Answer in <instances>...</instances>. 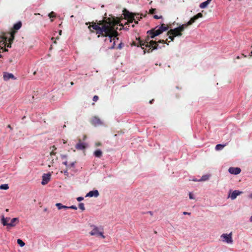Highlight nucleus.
<instances>
[{"label": "nucleus", "instance_id": "obj_1", "mask_svg": "<svg viewBox=\"0 0 252 252\" xmlns=\"http://www.w3.org/2000/svg\"><path fill=\"white\" fill-rule=\"evenodd\" d=\"M92 24V25H89L88 27L90 32L93 33L95 31L96 34H98V37L100 36L106 37L105 41L109 40L111 42L113 41V46L111 48H114L116 40L119 39L117 37L118 33L114 29V22L108 18L107 20L103 19L96 21L95 22H93Z\"/></svg>", "mask_w": 252, "mask_h": 252}, {"label": "nucleus", "instance_id": "obj_2", "mask_svg": "<svg viewBox=\"0 0 252 252\" xmlns=\"http://www.w3.org/2000/svg\"><path fill=\"white\" fill-rule=\"evenodd\" d=\"M136 39L138 40V42L136 44L134 43L135 45H136L137 47H141L143 49H144V48L143 47L144 46H145L146 47L149 48L147 50L145 49L144 50V54L146 53V52H152L154 50L157 49L158 48V44H157V41L154 40H151L149 41L150 37H149L148 35L144 41L141 40L139 38H136Z\"/></svg>", "mask_w": 252, "mask_h": 252}, {"label": "nucleus", "instance_id": "obj_3", "mask_svg": "<svg viewBox=\"0 0 252 252\" xmlns=\"http://www.w3.org/2000/svg\"><path fill=\"white\" fill-rule=\"evenodd\" d=\"M123 12L125 18L128 20L127 24L132 23L133 22H134L135 24H138V21L142 19L141 15L138 13H131L126 9H124Z\"/></svg>", "mask_w": 252, "mask_h": 252}, {"label": "nucleus", "instance_id": "obj_4", "mask_svg": "<svg viewBox=\"0 0 252 252\" xmlns=\"http://www.w3.org/2000/svg\"><path fill=\"white\" fill-rule=\"evenodd\" d=\"M92 230L90 232V234L91 236H95L96 237L101 236L102 238H105V236L103 235V231L102 228H99L95 225H91Z\"/></svg>", "mask_w": 252, "mask_h": 252}, {"label": "nucleus", "instance_id": "obj_5", "mask_svg": "<svg viewBox=\"0 0 252 252\" xmlns=\"http://www.w3.org/2000/svg\"><path fill=\"white\" fill-rule=\"evenodd\" d=\"M22 27V22L21 21L18 22L17 23L13 25L12 29H11V32H10V40H14L15 38V34Z\"/></svg>", "mask_w": 252, "mask_h": 252}, {"label": "nucleus", "instance_id": "obj_6", "mask_svg": "<svg viewBox=\"0 0 252 252\" xmlns=\"http://www.w3.org/2000/svg\"><path fill=\"white\" fill-rule=\"evenodd\" d=\"M232 232H231L229 234H222L220 236V238L221 240L223 242H225L227 244H232L233 239H232Z\"/></svg>", "mask_w": 252, "mask_h": 252}, {"label": "nucleus", "instance_id": "obj_7", "mask_svg": "<svg viewBox=\"0 0 252 252\" xmlns=\"http://www.w3.org/2000/svg\"><path fill=\"white\" fill-rule=\"evenodd\" d=\"M5 220L6 219H4V217H3L1 219V223L4 226H7V229H9L10 227L14 226L15 225L14 223L18 221V219L16 218H13L12 219H10L9 222H6L5 221Z\"/></svg>", "mask_w": 252, "mask_h": 252}, {"label": "nucleus", "instance_id": "obj_8", "mask_svg": "<svg viewBox=\"0 0 252 252\" xmlns=\"http://www.w3.org/2000/svg\"><path fill=\"white\" fill-rule=\"evenodd\" d=\"M183 31L180 29L179 27L175 28L174 29H171L169 31H168L167 34V35H173L176 36H180L182 35Z\"/></svg>", "mask_w": 252, "mask_h": 252}, {"label": "nucleus", "instance_id": "obj_9", "mask_svg": "<svg viewBox=\"0 0 252 252\" xmlns=\"http://www.w3.org/2000/svg\"><path fill=\"white\" fill-rule=\"evenodd\" d=\"M51 174L48 173L47 174H44L42 176V181L41 182L42 185H45L48 183L50 181Z\"/></svg>", "mask_w": 252, "mask_h": 252}, {"label": "nucleus", "instance_id": "obj_10", "mask_svg": "<svg viewBox=\"0 0 252 252\" xmlns=\"http://www.w3.org/2000/svg\"><path fill=\"white\" fill-rule=\"evenodd\" d=\"M87 144L86 143L81 142V140H79V142L75 145V148L78 150H83L86 148Z\"/></svg>", "mask_w": 252, "mask_h": 252}, {"label": "nucleus", "instance_id": "obj_11", "mask_svg": "<svg viewBox=\"0 0 252 252\" xmlns=\"http://www.w3.org/2000/svg\"><path fill=\"white\" fill-rule=\"evenodd\" d=\"M55 154L56 153L53 151V150L50 153V157L49 158V160H51V161H50L48 164L49 167L53 166L54 161L57 160V157H56Z\"/></svg>", "mask_w": 252, "mask_h": 252}, {"label": "nucleus", "instance_id": "obj_12", "mask_svg": "<svg viewBox=\"0 0 252 252\" xmlns=\"http://www.w3.org/2000/svg\"><path fill=\"white\" fill-rule=\"evenodd\" d=\"M228 171L231 174L237 175L241 172V169L239 167H231L229 168Z\"/></svg>", "mask_w": 252, "mask_h": 252}, {"label": "nucleus", "instance_id": "obj_13", "mask_svg": "<svg viewBox=\"0 0 252 252\" xmlns=\"http://www.w3.org/2000/svg\"><path fill=\"white\" fill-rule=\"evenodd\" d=\"M91 124L94 126H97L102 124V122L100 119L97 117H94L91 120Z\"/></svg>", "mask_w": 252, "mask_h": 252}, {"label": "nucleus", "instance_id": "obj_14", "mask_svg": "<svg viewBox=\"0 0 252 252\" xmlns=\"http://www.w3.org/2000/svg\"><path fill=\"white\" fill-rule=\"evenodd\" d=\"M242 193V191L238 190H235L231 193V194H229V196L231 198L232 200H234L235 199H236L237 196L241 194Z\"/></svg>", "mask_w": 252, "mask_h": 252}, {"label": "nucleus", "instance_id": "obj_15", "mask_svg": "<svg viewBox=\"0 0 252 252\" xmlns=\"http://www.w3.org/2000/svg\"><path fill=\"white\" fill-rule=\"evenodd\" d=\"M10 79H15V78L12 73L4 72L3 74V79L5 81H7Z\"/></svg>", "mask_w": 252, "mask_h": 252}, {"label": "nucleus", "instance_id": "obj_16", "mask_svg": "<svg viewBox=\"0 0 252 252\" xmlns=\"http://www.w3.org/2000/svg\"><path fill=\"white\" fill-rule=\"evenodd\" d=\"M98 195H99V192H98V190H95L90 191L89 193H88L86 196L97 197Z\"/></svg>", "mask_w": 252, "mask_h": 252}, {"label": "nucleus", "instance_id": "obj_17", "mask_svg": "<svg viewBox=\"0 0 252 252\" xmlns=\"http://www.w3.org/2000/svg\"><path fill=\"white\" fill-rule=\"evenodd\" d=\"M193 23V22H191V19L187 23L185 24H183L182 25L179 26V27L180 29L183 32L185 28H186L188 26L192 25Z\"/></svg>", "mask_w": 252, "mask_h": 252}, {"label": "nucleus", "instance_id": "obj_18", "mask_svg": "<svg viewBox=\"0 0 252 252\" xmlns=\"http://www.w3.org/2000/svg\"><path fill=\"white\" fill-rule=\"evenodd\" d=\"M203 17V15L201 13H198L196 15L194 16L192 18H191V22L194 23L196 20H197L199 18H202Z\"/></svg>", "mask_w": 252, "mask_h": 252}, {"label": "nucleus", "instance_id": "obj_19", "mask_svg": "<svg viewBox=\"0 0 252 252\" xmlns=\"http://www.w3.org/2000/svg\"><path fill=\"white\" fill-rule=\"evenodd\" d=\"M212 0H207L206 1L202 2L200 5L199 7L201 8H205L211 2Z\"/></svg>", "mask_w": 252, "mask_h": 252}, {"label": "nucleus", "instance_id": "obj_20", "mask_svg": "<svg viewBox=\"0 0 252 252\" xmlns=\"http://www.w3.org/2000/svg\"><path fill=\"white\" fill-rule=\"evenodd\" d=\"M158 29L162 33L163 32L166 31L168 30V27L165 25L164 24H162L161 26L159 27Z\"/></svg>", "mask_w": 252, "mask_h": 252}, {"label": "nucleus", "instance_id": "obj_21", "mask_svg": "<svg viewBox=\"0 0 252 252\" xmlns=\"http://www.w3.org/2000/svg\"><path fill=\"white\" fill-rule=\"evenodd\" d=\"M153 31L154 30L151 29V30L148 31L147 32V35L151 38H154L155 37H156V35H155V33Z\"/></svg>", "mask_w": 252, "mask_h": 252}, {"label": "nucleus", "instance_id": "obj_22", "mask_svg": "<svg viewBox=\"0 0 252 252\" xmlns=\"http://www.w3.org/2000/svg\"><path fill=\"white\" fill-rule=\"evenodd\" d=\"M94 155L95 157L100 158L102 155V152L99 149L97 150L94 152Z\"/></svg>", "mask_w": 252, "mask_h": 252}, {"label": "nucleus", "instance_id": "obj_23", "mask_svg": "<svg viewBox=\"0 0 252 252\" xmlns=\"http://www.w3.org/2000/svg\"><path fill=\"white\" fill-rule=\"evenodd\" d=\"M56 206L58 207L59 210H61L62 209H68V207L65 205H63L62 204L60 203H57L56 204Z\"/></svg>", "mask_w": 252, "mask_h": 252}, {"label": "nucleus", "instance_id": "obj_24", "mask_svg": "<svg viewBox=\"0 0 252 252\" xmlns=\"http://www.w3.org/2000/svg\"><path fill=\"white\" fill-rule=\"evenodd\" d=\"M66 156H65V155L62 156V159L63 160H64V161H63V164L65 165L66 166V168H67V166H68V164L67 161L66 160Z\"/></svg>", "mask_w": 252, "mask_h": 252}, {"label": "nucleus", "instance_id": "obj_25", "mask_svg": "<svg viewBox=\"0 0 252 252\" xmlns=\"http://www.w3.org/2000/svg\"><path fill=\"white\" fill-rule=\"evenodd\" d=\"M157 27H156V28H154V29H152V30H154V32L155 33V35H156V36H158V35H159V34H160L161 33H162V32H161V31L159 30V29L158 28V29L156 30V28Z\"/></svg>", "mask_w": 252, "mask_h": 252}, {"label": "nucleus", "instance_id": "obj_26", "mask_svg": "<svg viewBox=\"0 0 252 252\" xmlns=\"http://www.w3.org/2000/svg\"><path fill=\"white\" fill-rule=\"evenodd\" d=\"M209 178V175H203L200 179L198 180V181H204L207 180Z\"/></svg>", "mask_w": 252, "mask_h": 252}, {"label": "nucleus", "instance_id": "obj_27", "mask_svg": "<svg viewBox=\"0 0 252 252\" xmlns=\"http://www.w3.org/2000/svg\"><path fill=\"white\" fill-rule=\"evenodd\" d=\"M9 186L8 184H3L0 186V189H4L6 190L8 189Z\"/></svg>", "mask_w": 252, "mask_h": 252}, {"label": "nucleus", "instance_id": "obj_28", "mask_svg": "<svg viewBox=\"0 0 252 252\" xmlns=\"http://www.w3.org/2000/svg\"><path fill=\"white\" fill-rule=\"evenodd\" d=\"M225 146V145H221V144H218L216 146V150H221Z\"/></svg>", "mask_w": 252, "mask_h": 252}, {"label": "nucleus", "instance_id": "obj_29", "mask_svg": "<svg viewBox=\"0 0 252 252\" xmlns=\"http://www.w3.org/2000/svg\"><path fill=\"white\" fill-rule=\"evenodd\" d=\"M17 243L21 246L23 247L25 245V243L21 239L17 240Z\"/></svg>", "mask_w": 252, "mask_h": 252}, {"label": "nucleus", "instance_id": "obj_30", "mask_svg": "<svg viewBox=\"0 0 252 252\" xmlns=\"http://www.w3.org/2000/svg\"><path fill=\"white\" fill-rule=\"evenodd\" d=\"M79 208L82 210H85L84 204L83 203H80L79 204Z\"/></svg>", "mask_w": 252, "mask_h": 252}, {"label": "nucleus", "instance_id": "obj_31", "mask_svg": "<svg viewBox=\"0 0 252 252\" xmlns=\"http://www.w3.org/2000/svg\"><path fill=\"white\" fill-rule=\"evenodd\" d=\"M76 161H72L68 164V166H67V168H70L71 167H73L74 166V164Z\"/></svg>", "mask_w": 252, "mask_h": 252}, {"label": "nucleus", "instance_id": "obj_32", "mask_svg": "<svg viewBox=\"0 0 252 252\" xmlns=\"http://www.w3.org/2000/svg\"><path fill=\"white\" fill-rule=\"evenodd\" d=\"M49 17L50 18H53L56 17V14L54 12H51L49 14Z\"/></svg>", "mask_w": 252, "mask_h": 252}, {"label": "nucleus", "instance_id": "obj_33", "mask_svg": "<svg viewBox=\"0 0 252 252\" xmlns=\"http://www.w3.org/2000/svg\"><path fill=\"white\" fill-rule=\"evenodd\" d=\"M67 169L68 168H66V170L61 171L62 173H63L64 174V175H65L67 177L68 176V173L67 172Z\"/></svg>", "mask_w": 252, "mask_h": 252}, {"label": "nucleus", "instance_id": "obj_34", "mask_svg": "<svg viewBox=\"0 0 252 252\" xmlns=\"http://www.w3.org/2000/svg\"><path fill=\"white\" fill-rule=\"evenodd\" d=\"M156 9L155 8H152L150 10L149 13L151 14H153L155 13Z\"/></svg>", "mask_w": 252, "mask_h": 252}, {"label": "nucleus", "instance_id": "obj_35", "mask_svg": "<svg viewBox=\"0 0 252 252\" xmlns=\"http://www.w3.org/2000/svg\"><path fill=\"white\" fill-rule=\"evenodd\" d=\"M169 35V38L171 40V41H173L174 40L175 36L173 35Z\"/></svg>", "mask_w": 252, "mask_h": 252}, {"label": "nucleus", "instance_id": "obj_36", "mask_svg": "<svg viewBox=\"0 0 252 252\" xmlns=\"http://www.w3.org/2000/svg\"><path fill=\"white\" fill-rule=\"evenodd\" d=\"M98 99V96L97 95H94L93 97V100L94 101H96Z\"/></svg>", "mask_w": 252, "mask_h": 252}, {"label": "nucleus", "instance_id": "obj_37", "mask_svg": "<svg viewBox=\"0 0 252 252\" xmlns=\"http://www.w3.org/2000/svg\"><path fill=\"white\" fill-rule=\"evenodd\" d=\"M157 42V44H158V43H166V41L165 40H159Z\"/></svg>", "mask_w": 252, "mask_h": 252}, {"label": "nucleus", "instance_id": "obj_38", "mask_svg": "<svg viewBox=\"0 0 252 252\" xmlns=\"http://www.w3.org/2000/svg\"><path fill=\"white\" fill-rule=\"evenodd\" d=\"M68 209H74V210H77V207H76L75 206H71L68 207Z\"/></svg>", "mask_w": 252, "mask_h": 252}, {"label": "nucleus", "instance_id": "obj_39", "mask_svg": "<svg viewBox=\"0 0 252 252\" xmlns=\"http://www.w3.org/2000/svg\"><path fill=\"white\" fill-rule=\"evenodd\" d=\"M154 18L155 19H158L161 18H162V16H158V15H155L154 16Z\"/></svg>", "mask_w": 252, "mask_h": 252}, {"label": "nucleus", "instance_id": "obj_40", "mask_svg": "<svg viewBox=\"0 0 252 252\" xmlns=\"http://www.w3.org/2000/svg\"><path fill=\"white\" fill-rule=\"evenodd\" d=\"M83 199H84V198H83V197H78L77 198V201H81L83 200Z\"/></svg>", "mask_w": 252, "mask_h": 252}, {"label": "nucleus", "instance_id": "obj_41", "mask_svg": "<svg viewBox=\"0 0 252 252\" xmlns=\"http://www.w3.org/2000/svg\"><path fill=\"white\" fill-rule=\"evenodd\" d=\"M189 197L191 199H194V197H193V195L191 193H189Z\"/></svg>", "mask_w": 252, "mask_h": 252}, {"label": "nucleus", "instance_id": "obj_42", "mask_svg": "<svg viewBox=\"0 0 252 252\" xmlns=\"http://www.w3.org/2000/svg\"><path fill=\"white\" fill-rule=\"evenodd\" d=\"M4 219H6L5 221L6 222H9L10 218H4Z\"/></svg>", "mask_w": 252, "mask_h": 252}, {"label": "nucleus", "instance_id": "obj_43", "mask_svg": "<svg viewBox=\"0 0 252 252\" xmlns=\"http://www.w3.org/2000/svg\"><path fill=\"white\" fill-rule=\"evenodd\" d=\"M122 43H120V44H119V45H118V48L119 49H121L122 47Z\"/></svg>", "mask_w": 252, "mask_h": 252}, {"label": "nucleus", "instance_id": "obj_44", "mask_svg": "<svg viewBox=\"0 0 252 252\" xmlns=\"http://www.w3.org/2000/svg\"><path fill=\"white\" fill-rule=\"evenodd\" d=\"M1 50H2V52H7V51H8V49H6L5 48V47H3V48L2 49H1Z\"/></svg>", "mask_w": 252, "mask_h": 252}, {"label": "nucleus", "instance_id": "obj_45", "mask_svg": "<svg viewBox=\"0 0 252 252\" xmlns=\"http://www.w3.org/2000/svg\"><path fill=\"white\" fill-rule=\"evenodd\" d=\"M101 145V143H100V142H97L95 143V146H100Z\"/></svg>", "mask_w": 252, "mask_h": 252}, {"label": "nucleus", "instance_id": "obj_46", "mask_svg": "<svg viewBox=\"0 0 252 252\" xmlns=\"http://www.w3.org/2000/svg\"><path fill=\"white\" fill-rule=\"evenodd\" d=\"M147 213L149 214L151 216H153V213L151 211H149V212H147Z\"/></svg>", "mask_w": 252, "mask_h": 252}, {"label": "nucleus", "instance_id": "obj_47", "mask_svg": "<svg viewBox=\"0 0 252 252\" xmlns=\"http://www.w3.org/2000/svg\"><path fill=\"white\" fill-rule=\"evenodd\" d=\"M7 127H8V128H10L11 130H12V127L11 126H10V125H8L7 126Z\"/></svg>", "mask_w": 252, "mask_h": 252}, {"label": "nucleus", "instance_id": "obj_48", "mask_svg": "<svg viewBox=\"0 0 252 252\" xmlns=\"http://www.w3.org/2000/svg\"><path fill=\"white\" fill-rule=\"evenodd\" d=\"M183 214H184V215H186V214L189 215V214H190V213H188V212H184L183 213Z\"/></svg>", "mask_w": 252, "mask_h": 252}, {"label": "nucleus", "instance_id": "obj_49", "mask_svg": "<svg viewBox=\"0 0 252 252\" xmlns=\"http://www.w3.org/2000/svg\"><path fill=\"white\" fill-rule=\"evenodd\" d=\"M249 198H252V194H250V195H249Z\"/></svg>", "mask_w": 252, "mask_h": 252}, {"label": "nucleus", "instance_id": "obj_50", "mask_svg": "<svg viewBox=\"0 0 252 252\" xmlns=\"http://www.w3.org/2000/svg\"><path fill=\"white\" fill-rule=\"evenodd\" d=\"M250 220L251 222H252V216L251 217Z\"/></svg>", "mask_w": 252, "mask_h": 252}, {"label": "nucleus", "instance_id": "obj_51", "mask_svg": "<svg viewBox=\"0 0 252 252\" xmlns=\"http://www.w3.org/2000/svg\"><path fill=\"white\" fill-rule=\"evenodd\" d=\"M252 57V51L251 52V54L250 55V58Z\"/></svg>", "mask_w": 252, "mask_h": 252}, {"label": "nucleus", "instance_id": "obj_52", "mask_svg": "<svg viewBox=\"0 0 252 252\" xmlns=\"http://www.w3.org/2000/svg\"><path fill=\"white\" fill-rule=\"evenodd\" d=\"M62 30H60V32H59L60 35L62 34Z\"/></svg>", "mask_w": 252, "mask_h": 252}, {"label": "nucleus", "instance_id": "obj_53", "mask_svg": "<svg viewBox=\"0 0 252 252\" xmlns=\"http://www.w3.org/2000/svg\"><path fill=\"white\" fill-rule=\"evenodd\" d=\"M236 59H240V57L239 56H237V57H236Z\"/></svg>", "mask_w": 252, "mask_h": 252}, {"label": "nucleus", "instance_id": "obj_54", "mask_svg": "<svg viewBox=\"0 0 252 252\" xmlns=\"http://www.w3.org/2000/svg\"><path fill=\"white\" fill-rule=\"evenodd\" d=\"M70 84L71 85H73L74 84V83L73 82H71Z\"/></svg>", "mask_w": 252, "mask_h": 252}, {"label": "nucleus", "instance_id": "obj_55", "mask_svg": "<svg viewBox=\"0 0 252 252\" xmlns=\"http://www.w3.org/2000/svg\"><path fill=\"white\" fill-rule=\"evenodd\" d=\"M53 148L54 149H55H55H56V148L55 147V146H53Z\"/></svg>", "mask_w": 252, "mask_h": 252}, {"label": "nucleus", "instance_id": "obj_56", "mask_svg": "<svg viewBox=\"0 0 252 252\" xmlns=\"http://www.w3.org/2000/svg\"><path fill=\"white\" fill-rule=\"evenodd\" d=\"M242 56H243L244 57H245V58H246V56H245L244 54H242Z\"/></svg>", "mask_w": 252, "mask_h": 252}, {"label": "nucleus", "instance_id": "obj_57", "mask_svg": "<svg viewBox=\"0 0 252 252\" xmlns=\"http://www.w3.org/2000/svg\"><path fill=\"white\" fill-rule=\"evenodd\" d=\"M36 74V72H35V71H34V72L33 73V74H34H34Z\"/></svg>", "mask_w": 252, "mask_h": 252}, {"label": "nucleus", "instance_id": "obj_58", "mask_svg": "<svg viewBox=\"0 0 252 252\" xmlns=\"http://www.w3.org/2000/svg\"><path fill=\"white\" fill-rule=\"evenodd\" d=\"M2 56L1 55H0V58H2Z\"/></svg>", "mask_w": 252, "mask_h": 252}, {"label": "nucleus", "instance_id": "obj_59", "mask_svg": "<svg viewBox=\"0 0 252 252\" xmlns=\"http://www.w3.org/2000/svg\"><path fill=\"white\" fill-rule=\"evenodd\" d=\"M132 27H134V25H132Z\"/></svg>", "mask_w": 252, "mask_h": 252}]
</instances>
